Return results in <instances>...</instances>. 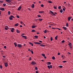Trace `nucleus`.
I'll list each match as a JSON object with an SVG mask.
<instances>
[{"mask_svg":"<svg viewBox=\"0 0 73 73\" xmlns=\"http://www.w3.org/2000/svg\"><path fill=\"white\" fill-rule=\"evenodd\" d=\"M47 67L49 69H50V68L51 69H52V65H50L48 66Z\"/></svg>","mask_w":73,"mask_h":73,"instance_id":"f257e3e1","label":"nucleus"},{"mask_svg":"<svg viewBox=\"0 0 73 73\" xmlns=\"http://www.w3.org/2000/svg\"><path fill=\"white\" fill-rule=\"evenodd\" d=\"M17 46L18 47H19V48H21V47L22 46V45L21 44H18L17 45Z\"/></svg>","mask_w":73,"mask_h":73,"instance_id":"f03ea898","label":"nucleus"},{"mask_svg":"<svg viewBox=\"0 0 73 73\" xmlns=\"http://www.w3.org/2000/svg\"><path fill=\"white\" fill-rule=\"evenodd\" d=\"M5 30H7L9 29V28H8V27L7 26H6V27H5Z\"/></svg>","mask_w":73,"mask_h":73,"instance_id":"7ed1b4c3","label":"nucleus"},{"mask_svg":"<svg viewBox=\"0 0 73 73\" xmlns=\"http://www.w3.org/2000/svg\"><path fill=\"white\" fill-rule=\"evenodd\" d=\"M12 1V0H6V1L8 3L11 2Z\"/></svg>","mask_w":73,"mask_h":73,"instance_id":"20e7f679","label":"nucleus"},{"mask_svg":"<svg viewBox=\"0 0 73 73\" xmlns=\"http://www.w3.org/2000/svg\"><path fill=\"white\" fill-rule=\"evenodd\" d=\"M42 56H43L44 57V58H46V56H45V54H42Z\"/></svg>","mask_w":73,"mask_h":73,"instance_id":"39448f33","label":"nucleus"},{"mask_svg":"<svg viewBox=\"0 0 73 73\" xmlns=\"http://www.w3.org/2000/svg\"><path fill=\"white\" fill-rule=\"evenodd\" d=\"M14 29H15L14 28H12L11 30V32H14Z\"/></svg>","mask_w":73,"mask_h":73,"instance_id":"423d86ee","label":"nucleus"},{"mask_svg":"<svg viewBox=\"0 0 73 73\" xmlns=\"http://www.w3.org/2000/svg\"><path fill=\"white\" fill-rule=\"evenodd\" d=\"M8 63H5V67H7L8 66Z\"/></svg>","mask_w":73,"mask_h":73,"instance_id":"0eeeda50","label":"nucleus"},{"mask_svg":"<svg viewBox=\"0 0 73 73\" xmlns=\"http://www.w3.org/2000/svg\"><path fill=\"white\" fill-rule=\"evenodd\" d=\"M31 64H32V65H35V64H36V63L34 62H31Z\"/></svg>","mask_w":73,"mask_h":73,"instance_id":"6e6552de","label":"nucleus"},{"mask_svg":"<svg viewBox=\"0 0 73 73\" xmlns=\"http://www.w3.org/2000/svg\"><path fill=\"white\" fill-rule=\"evenodd\" d=\"M72 19V17H68V21H69L70 20V19Z\"/></svg>","mask_w":73,"mask_h":73,"instance_id":"1a4fd4ad","label":"nucleus"},{"mask_svg":"<svg viewBox=\"0 0 73 73\" xmlns=\"http://www.w3.org/2000/svg\"><path fill=\"white\" fill-rule=\"evenodd\" d=\"M21 36H22L23 37H24L25 39H27V37L25 36H23L22 35H21Z\"/></svg>","mask_w":73,"mask_h":73,"instance_id":"9d476101","label":"nucleus"},{"mask_svg":"<svg viewBox=\"0 0 73 73\" xmlns=\"http://www.w3.org/2000/svg\"><path fill=\"white\" fill-rule=\"evenodd\" d=\"M21 7L19 6V7L18 9V11H19V10H20V9H21Z\"/></svg>","mask_w":73,"mask_h":73,"instance_id":"9b49d317","label":"nucleus"},{"mask_svg":"<svg viewBox=\"0 0 73 73\" xmlns=\"http://www.w3.org/2000/svg\"><path fill=\"white\" fill-rule=\"evenodd\" d=\"M44 11H39V13H44Z\"/></svg>","mask_w":73,"mask_h":73,"instance_id":"f8f14e48","label":"nucleus"},{"mask_svg":"<svg viewBox=\"0 0 73 73\" xmlns=\"http://www.w3.org/2000/svg\"><path fill=\"white\" fill-rule=\"evenodd\" d=\"M50 64H51V63H50V62H47V65H50Z\"/></svg>","mask_w":73,"mask_h":73,"instance_id":"ddd939ff","label":"nucleus"},{"mask_svg":"<svg viewBox=\"0 0 73 73\" xmlns=\"http://www.w3.org/2000/svg\"><path fill=\"white\" fill-rule=\"evenodd\" d=\"M16 31H17V32L18 33H20V31L19 30L17 29H16Z\"/></svg>","mask_w":73,"mask_h":73,"instance_id":"4468645a","label":"nucleus"},{"mask_svg":"<svg viewBox=\"0 0 73 73\" xmlns=\"http://www.w3.org/2000/svg\"><path fill=\"white\" fill-rule=\"evenodd\" d=\"M0 10L1 11H4L5 10V9H4V8H1L0 9Z\"/></svg>","mask_w":73,"mask_h":73,"instance_id":"2eb2a0df","label":"nucleus"},{"mask_svg":"<svg viewBox=\"0 0 73 73\" xmlns=\"http://www.w3.org/2000/svg\"><path fill=\"white\" fill-rule=\"evenodd\" d=\"M57 38H58V35H57L56 36L55 38V40H57Z\"/></svg>","mask_w":73,"mask_h":73,"instance_id":"dca6fc26","label":"nucleus"},{"mask_svg":"<svg viewBox=\"0 0 73 73\" xmlns=\"http://www.w3.org/2000/svg\"><path fill=\"white\" fill-rule=\"evenodd\" d=\"M14 25L15 27H17V26L19 25V23H17L15 25Z\"/></svg>","mask_w":73,"mask_h":73,"instance_id":"f3484780","label":"nucleus"},{"mask_svg":"<svg viewBox=\"0 0 73 73\" xmlns=\"http://www.w3.org/2000/svg\"><path fill=\"white\" fill-rule=\"evenodd\" d=\"M36 26L35 25L33 26H32V28H36Z\"/></svg>","mask_w":73,"mask_h":73,"instance_id":"a211bd4d","label":"nucleus"},{"mask_svg":"<svg viewBox=\"0 0 73 73\" xmlns=\"http://www.w3.org/2000/svg\"><path fill=\"white\" fill-rule=\"evenodd\" d=\"M62 28L64 29V30H66V27H63Z\"/></svg>","mask_w":73,"mask_h":73,"instance_id":"6ab92c4d","label":"nucleus"},{"mask_svg":"<svg viewBox=\"0 0 73 73\" xmlns=\"http://www.w3.org/2000/svg\"><path fill=\"white\" fill-rule=\"evenodd\" d=\"M32 8H34L35 7V5L34 4H33L32 6H31Z\"/></svg>","mask_w":73,"mask_h":73,"instance_id":"aec40b11","label":"nucleus"},{"mask_svg":"<svg viewBox=\"0 0 73 73\" xmlns=\"http://www.w3.org/2000/svg\"><path fill=\"white\" fill-rule=\"evenodd\" d=\"M31 31L32 32H36V31L34 30H32Z\"/></svg>","mask_w":73,"mask_h":73,"instance_id":"412c9836","label":"nucleus"},{"mask_svg":"<svg viewBox=\"0 0 73 73\" xmlns=\"http://www.w3.org/2000/svg\"><path fill=\"white\" fill-rule=\"evenodd\" d=\"M68 45H69V46H72V43H71L70 42L69 44H68Z\"/></svg>","mask_w":73,"mask_h":73,"instance_id":"4be33fe9","label":"nucleus"},{"mask_svg":"<svg viewBox=\"0 0 73 73\" xmlns=\"http://www.w3.org/2000/svg\"><path fill=\"white\" fill-rule=\"evenodd\" d=\"M52 60H55V57L54 56H53L52 57Z\"/></svg>","mask_w":73,"mask_h":73,"instance_id":"5701e85b","label":"nucleus"},{"mask_svg":"<svg viewBox=\"0 0 73 73\" xmlns=\"http://www.w3.org/2000/svg\"><path fill=\"white\" fill-rule=\"evenodd\" d=\"M48 3H53V2L50 1H48Z\"/></svg>","mask_w":73,"mask_h":73,"instance_id":"b1692460","label":"nucleus"},{"mask_svg":"<svg viewBox=\"0 0 73 73\" xmlns=\"http://www.w3.org/2000/svg\"><path fill=\"white\" fill-rule=\"evenodd\" d=\"M40 46H43V47H44L45 46V45H44V44H41L40 45Z\"/></svg>","mask_w":73,"mask_h":73,"instance_id":"393cba45","label":"nucleus"},{"mask_svg":"<svg viewBox=\"0 0 73 73\" xmlns=\"http://www.w3.org/2000/svg\"><path fill=\"white\" fill-rule=\"evenodd\" d=\"M50 13H52V14H53V11H52L50 10Z\"/></svg>","mask_w":73,"mask_h":73,"instance_id":"a878e982","label":"nucleus"},{"mask_svg":"<svg viewBox=\"0 0 73 73\" xmlns=\"http://www.w3.org/2000/svg\"><path fill=\"white\" fill-rule=\"evenodd\" d=\"M9 19L10 20H12V18L10 17H9Z\"/></svg>","mask_w":73,"mask_h":73,"instance_id":"bb28decb","label":"nucleus"},{"mask_svg":"<svg viewBox=\"0 0 73 73\" xmlns=\"http://www.w3.org/2000/svg\"><path fill=\"white\" fill-rule=\"evenodd\" d=\"M34 37L36 38H38V36H34Z\"/></svg>","mask_w":73,"mask_h":73,"instance_id":"cd10ccee","label":"nucleus"},{"mask_svg":"<svg viewBox=\"0 0 73 73\" xmlns=\"http://www.w3.org/2000/svg\"><path fill=\"white\" fill-rule=\"evenodd\" d=\"M8 14L9 15L10 14H11V12L10 11H9L8 12Z\"/></svg>","mask_w":73,"mask_h":73,"instance_id":"c85d7f7f","label":"nucleus"},{"mask_svg":"<svg viewBox=\"0 0 73 73\" xmlns=\"http://www.w3.org/2000/svg\"><path fill=\"white\" fill-rule=\"evenodd\" d=\"M14 45H15V46L16 47V46H17V44H16V43H14Z\"/></svg>","mask_w":73,"mask_h":73,"instance_id":"c756f323","label":"nucleus"},{"mask_svg":"<svg viewBox=\"0 0 73 73\" xmlns=\"http://www.w3.org/2000/svg\"><path fill=\"white\" fill-rule=\"evenodd\" d=\"M37 16L38 17H41V15H37Z\"/></svg>","mask_w":73,"mask_h":73,"instance_id":"7c9ffc66","label":"nucleus"},{"mask_svg":"<svg viewBox=\"0 0 73 73\" xmlns=\"http://www.w3.org/2000/svg\"><path fill=\"white\" fill-rule=\"evenodd\" d=\"M10 17L12 18V17H13V18H15V17H14L12 15H11L10 16Z\"/></svg>","mask_w":73,"mask_h":73,"instance_id":"2f4dec72","label":"nucleus"},{"mask_svg":"<svg viewBox=\"0 0 73 73\" xmlns=\"http://www.w3.org/2000/svg\"><path fill=\"white\" fill-rule=\"evenodd\" d=\"M63 12V11H62V10L60 11V13H62Z\"/></svg>","mask_w":73,"mask_h":73,"instance_id":"473e14b6","label":"nucleus"},{"mask_svg":"<svg viewBox=\"0 0 73 73\" xmlns=\"http://www.w3.org/2000/svg\"><path fill=\"white\" fill-rule=\"evenodd\" d=\"M3 6H4V7H5V6H6V4H5V3H4V4H3Z\"/></svg>","mask_w":73,"mask_h":73,"instance_id":"72a5a7b5","label":"nucleus"},{"mask_svg":"<svg viewBox=\"0 0 73 73\" xmlns=\"http://www.w3.org/2000/svg\"><path fill=\"white\" fill-rule=\"evenodd\" d=\"M53 40V38H52V37H51L50 38V41H52Z\"/></svg>","mask_w":73,"mask_h":73,"instance_id":"f704fd0d","label":"nucleus"},{"mask_svg":"<svg viewBox=\"0 0 73 73\" xmlns=\"http://www.w3.org/2000/svg\"><path fill=\"white\" fill-rule=\"evenodd\" d=\"M0 68L1 69H2V68H3V66H2L1 65H0Z\"/></svg>","mask_w":73,"mask_h":73,"instance_id":"c9c22d12","label":"nucleus"},{"mask_svg":"<svg viewBox=\"0 0 73 73\" xmlns=\"http://www.w3.org/2000/svg\"><path fill=\"white\" fill-rule=\"evenodd\" d=\"M34 43H35V44H38V42H34Z\"/></svg>","mask_w":73,"mask_h":73,"instance_id":"e433bc0d","label":"nucleus"},{"mask_svg":"<svg viewBox=\"0 0 73 73\" xmlns=\"http://www.w3.org/2000/svg\"><path fill=\"white\" fill-rule=\"evenodd\" d=\"M30 51L32 52V54H33V50H30Z\"/></svg>","mask_w":73,"mask_h":73,"instance_id":"4c0bfd02","label":"nucleus"},{"mask_svg":"<svg viewBox=\"0 0 73 73\" xmlns=\"http://www.w3.org/2000/svg\"><path fill=\"white\" fill-rule=\"evenodd\" d=\"M21 24H24V23H23V22L22 21H21Z\"/></svg>","mask_w":73,"mask_h":73,"instance_id":"58836bf2","label":"nucleus"},{"mask_svg":"<svg viewBox=\"0 0 73 73\" xmlns=\"http://www.w3.org/2000/svg\"><path fill=\"white\" fill-rule=\"evenodd\" d=\"M61 42H62V43H64V42H65V40H63Z\"/></svg>","mask_w":73,"mask_h":73,"instance_id":"ea45409f","label":"nucleus"},{"mask_svg":"<svg viewBox=\"0 0 73 73\" xmlns=\"http://www.w3.org/2000/svg\"><path fill=\"white\" fill-rule=\"evenodd\" d=\"M38 20L39 21H42V19H39Z\"/></svg>","mask_w":73,"mask_h":73,"instance_id":"a19ab883","label":"nucleus"},{"mask_svg":"<svg viewBox=\"0 0 73 73\" xmlns=\"http://www.w3.org/2000/svg\"><path fill=\"white\" fill-rule=\"evenodd\" d=\"M35 70H38V68H37V67H35Z\"/></svg>","mask_w":73,"mask_h":73,"instance_id":"79ce46f5","label":"nucleus"},{"mask_svg":"<svg viewBox=\"0 0 73 73\" xmlns=\"http://www.w3.org/2000/svg\"><path fill=\"white\" fill-rule=\"evenodd\" d=\"M58 9H61V6H59L58 7Z\"/></svg>","mask_w":73,"mask_h":73,"instance_id":"37998d69","label":"nucleus"},{"mask_svg":"<svg viewBox=\"0 0 73 73\" xmlns=\"http://www.w3.org/2000/svg\"><path fill=\"white\" fill-rule=\"evenodd\" d=\"M31 57H30V58L29 59V61H31Z\"/></svg>","mask_w":73,"mask_h":73,"instance_id":"c03bdc74","label":"nucleus"},{"mask_svg":"<svg viewBox=\"0 0 73 73\" xmlns=\"http://www.w3.org/2000/svg\"><path fill=\"white\" fill-rule=\"evenodd\" d=\"M44 6V5H43V4H41V7H43Z\"/></svg>","mask_w":73,"mask_h":73,"instance_id":"a18cd8bd","label":"nucleus"},{"mask_svg":"<svg viewBox=\"0 0 73 73\" xmlns=\"http://www.w3.org/2000/svg\"><path fill=\"white\" fill-rule=\"evenodd\" d=\"M44 33H46V30H45L44 31Z\"/></svg>","mask_w":73,"mask_h":73,"instance_id":"49530a36","label":"nucleus"},{"mask_svg":"<svg viewBox=\"0 0 73 73\" xmlns=\"http://www.w3.org/2000/svg\"><path fill=\"white\" fill-rule=\"evenodd\" d=\"M59 67H60V68H62V66H59Z\"/></svg>","mask_w":73,"mask_h":73,"instance_id":"de8ad7c7","label":"nucleus"},{"mask_svg":"<svg viewBox=\"0 0 73 73\" xmlns=\"http://www.w3.org/2000/svg\"><path fill=\"white\" fill-rule=\"evenodd\" d=\"M66 62V61H64L62 62H64V63H65Z\"/></svg>","mask_w":73,"mask_h":73,"instance_id":"09e8293b","label":"nucleus"},{"mask_svg":"<svg viewBox=\"0 0 73 73\" xmlns=\"http://www.w3.org/2000/svg\"><path fill=\"white\" fill-rule=\"evenodd\" d=\"M0 2L1 3H3L4 1H0Z\"/></svg>","mask_w":73,"mask_h":73,"instance_id":"8fccbe9b","label":"nucleus"},{"mask_svg":"<svg viewBox=\"0 0 73 73\" xmlns=\"http://www.w3.org/2000/svg\"><path fill=\"white\" fill-rule=\"evenodd\" d=\"M66 27H68V23H67L66 24Z\"/></svg>","mask_w":73,"mask_h":73,"instance_id":"3c124183","label":"nucleus"},{"mask_svg":"<svg viewBox=\"0 0 73 73\" xmlns=\"http://www.w3.org/2000/svg\"><path fill=\"white\" fill-rule=\"evenodd\" d=\"M4 48H5V49H6V48H7V46H4Z\"/></svg>","mask_w":73,"mask_h":73,"instance_id":"603ef678","label":"nucleus"},{"mask_svg":"<svg viewBox=\"0 0 73 73\" xmlns=\"http://www.w3.org/2000/svg\"><path fill=\"white\" fill-rule=\"evenodd\" d=\"M63 10L64 11H65V9L64 8H63Z\"/></svg>","mask_w":73,"mask_h":73,"instance_id":"864d4df0","label":"nucleus"},{"mask_svg":"<svg viewBox=\"0 0 73 73\" xmlns=\"http://www.w3.org/2000/svg\"><path fill=\"white\" fill-rule=\"evenodd\" d=\"M56 29H58V30H61V29L60 28H57Z\"/></svg>","mask_w":73,"mask_h":73,"instance_id":"5fc2aeb1","label":"nucleus"},{"mask_svg":"<svg viewBox=\"0 0 73 73\" xmlns=\"http://www.w3.org/2000/svg\"><path fill=\"white\" fill-rule=\"evenodd\" d=\"M60 53L58 52V55H60Z\"/></svg>","mask_w":73,"mask_h":73,"instance_id":"6e6d98bb","label":"nucleus"},{"mask_svg":"<svg viewBox=\"0 0 73 73\" xmlns=\"http://www.w3.org/2000/svg\"><path fill=\"white\" fill-rule=\"evenodd\" d=\"M17 18H19V16H17Z\"/></svg>","mask_w":73,"mask_h":73,"instance_id":"4d7b16f0","label":"nucleus"},{"mask_svg":"<svg viewBox=\"0 0 73 73\" xmlns=\"http://www.w3.org/2000/svg\"><path fill=\"white\" fill-rule=\"evenodd\" d=\"M31 50L30 49H28V51H29V52H30V51H31Z\"/></svg>","mask_w":73,"mask_h":73,"instance_id":"13d9d810","label":"nucleus"},{"mask_svg":"<svg viewBox=\"0 0 73 73\" xmlns=\"http://www.w3.org/2000/svg\"><path fill=\"white\" fill-rule=\"evenodd\" d=\"M36 73H38V71H36Z\"/></svg>","mask_w":73,"mask_h":73,"instance_id":"bf43d9fd","label":"nucleus"},{"mask_svg":"<svg viewBox=\"0 0 73 73\" xmlns=\"http://www.w3.org/2000/svg\"><path fill=\"white\" fill-rule=\"evenodd\" d=\"M29 44H31L32 43H31V42H29Z\"/></svg>","mask_w":73,"mask_h":73,"instance_id":"052dcab7","label":"nucleus"},{"mask_svg":"<svg viewBox=\"0 0 73 73\" xmlns=\"http://www.w3.org/2000/svg\"><path fill=\"white\" fill-rule=\"evenodd\" d=\"M20 27H23V26H22V25H20Z\"/></svg>","mask_w":73,"mask_h":73,"instance_id":"680f3d73","label":"nucleus"},{"mask_svg":"<svg viewBox=\"0 0 73 73\" xmlns=\"http://www.w3.org/2000/svg\"><path fill=\"white\" fill-rule=\"evenodd\" d=\"M39 42H42V41H41V40H39Z\"/></svg>","mask_w":73,"mask_h":73,"instance_id":"e2e57ef3","label":"nucleus"},{"mask_svg":"<svg viewBox=\"0 0 73 73\" xmlns=\"http://www.w3.org/2000/svg\"><path fill=\"white\" fill-rule=\"evenodd\" d=\"M54 9H56V7H54Z\"/></svg>","mask_w":73,"mask_h":73,"instance_id":"0e129e2a","label":"nucleus"},{"mask_svg":"<svg viewBox=\"0 0 73 73\" xmlns=\"http://www.w3.org/2000/svg\"><path fill=\"white\" fill-rule=\"evenodd\" d=\"M1 11H0V15H1Z\"/></svg>","mask_w":73,"mask_h":73,"instance_id":"69168bd1","label":"nucleus"},{"mask_svg":"<svg viewBox=\"0 0 73 73\" xmlns=\"http://www.w3.org/2000/svg\"><path fill=\"white\" fill-rule=\"evenodd\" d=\"M32 46H33V43H32L31 44Z\"/></svg>","mask_w":73,"mask_h":73,"instance_id":"338daca9","label":"nucleus"},{"mask_svg":"<svg viewBox=\"0 0 73 73\" xmlns=\"http://www.w3.org/2000/svg\"><path fill=\"white\" fill-rule=\"evenodd\" d=\"M53 14V15H54V16L55 15V13H53V14Z\"/></svg>","mask_w":73,"mask_h":73,"instance_id":"774afa93","label":"nucleus"}]
</instances>
